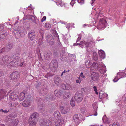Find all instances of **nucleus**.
Masks as SVG:
<instances>
[{
	"mask_svg": "<svg viewBox=\"0 0 126 126\" xmlns=\"http://www.w3.org/2000/svg\"><path fill=\"white\" fill-rule=\"evenodd\" d=\"M79 37L78 38L76 41V43H74L73 44L74 46H80L82 48L84 47V45L86 47V50L88 52H89L90 51L89 50H88V48H90L93 46H94L95 44L94 41L93 39L91 38L90 39L86 41H83L79 43H77L80 40L81 38V35L80 34H79Z\"/></svg>",
	"mask_w": 126,
	"mask_h": 126,
	"instance_id": "1",
	"label": "nucleus"
},
{
	"mask_svg": "<svg viewBox=\"0 0 126 126\" xmlns=\"http://www.w3.org/2000/svg\"><path fill=\"white\" fill-rule=\"evenodd\" d=\"M91 71H98L101 73L104 74L106 72V68L105 65L102 63H98L96 62H94L91 67Z\"/></svg>",
	"mask_w": 126,
	"mask_h": 126,
	"instance_id": "2",
	"label": "nucleus"
},
{
	"mask_svg": "<svg viewBox=\"0 0 126 126\" xmlns=\"http://www.w3.org/2000/svg\"><path fill=\"white\" fill-rule=\"evenodd\" d=\"M16 58V61H13L9 63V60L10 58L8 56H5L2 59V60H0V64H4L5 66H8L9 65L11 66H15L17 64H18V62L20 61L19 58L18 57H17Z\"/></svg>",
	"mask_w": 126,
	"mask_h": 126,
	"instance_id": "3",
	"label": "nucleus"
},
{
	"mask_svg": "<svg viewBox=\"0 0 126 126\" xmlns=\"http://www.w3.org/2000/svg\"><path fill=\"white\" fill-rule=\"evenodd\" d=\"M37 113L34 112L32 113L29 118V123L30 126H36L37 123L36 118L37 115Z\"/></svg>",
	"mask_w": 126,
	"mask_h": 126,
	"instance_id": "4",
	"label": "nucleus"
},
{
	"mask_svg": "<svg viewBox=\"0 0 126 126\" xmlns=\"http://www.w3.org/2000/svg\"><path fill=\"white\" fill-rule=\"evenodd\" d=\"M107 25L106 21L103 18H100L98 24L97 25V28L99 30H102L104 29Z\"/></svg>",
	"mask_w": 126,
	"mask_h": 126,
	"instance_id": "5",
	"label": "nucleus"
},
{
	"mask_svg": "<svg viewBox=\"0 0 126 126\" xmlns=\"http://www.w3.org/2000/svg\"><path fill=\"white\" fill-rule=\"evenodd\" d=\"M126 76V73L125 70L120 71L117 74V76L113 80L114 82H117L121 78H123Z\"/></svg>",
	"mask_w": 126,
	"mask_h": 126,
	"instance_id": "6",
	"label": "nucleus"
},
{
	"mask_svg": "<svg viewBox=\"0 0 126 126\" xmlns=\"http://www.w3.org/2000/svg\"><path fill=\"white\" fill-rule=\"evenodd\" d=\"M83 98V95L81 93L77 92L75 95V99L77 102H80L82 101Z\"/></svg>",
	"mask_w": 126,
	"mask_h": 126,
	"instance_id": "7",
	"label": "nucleus"
},
{
	"mask_svg": "<svg viewBox=\"0 0 126 126\" xmlns=\"http://www.w3.org/2000/svg\"><path fill=\"white\" fill-rule=\"evenodd\" d=\"M91 78L93 82L96 83L99 78V74L97 73L93 72L91 75Z\"/></svg>",
	"mask_w": 126,
	"mask_h": 126,
	"instance_id": "8",
	"label": "nucleus"
},
{
	"mask_svg": "<svg viewBox=\"0 0 126 126\" xmlns=\"http://www.w3.org/2000/svg\"><path fill=\"white\" fill-rule=\"evenodd\" d=\"M31 103L30 96L29 95L26 97V99L23 101L22 105L25 107H28L29 106Z\"/></svg>",
	"mask_w": 126,
	"mask_h": 126,
	"instance_id": "9",
	"label": "nucleus"
},
{
	"mask_svg": "<svg viewBox=\"0 0 126 126\" xmlns=\"http://www.w3.org/2000/svg\"><path fill=\"white\" fill-rule=\"evenodd\" d=\"M17 92H13L9 94V98L10 100L14 101L17 99Z\"/></svg>",
	"mask_w": 126,
	"mask_h": 126,
	"instance_id": "10",
	"label": "nucleus"
},
{
	"mask_svg": "<svg viewBox=\"0 0 126 126\" xmlns=\"http://www.w3.org/2000/svg\"><path fill=\"white\" fill-rule=\"evenodd\" d=\"M19 75L18 73L15 72L13 73L10 76V78L12 80H15L19 78Z\"/></svg>",
	"mask_w": 126,
	"mask_h": 126,
	"instance_id": "11",
	"label": "nucleus"
},
{
	"mask_svg": "<svg viewBox=\"0 0 126 126\" xmlns=\"http://www.w3.org/2000/svg\"><path fill=\"white\" fill-rule=\"evenodd\" d=\"M60 109L61 110V113L62 114H66L67 113L69 110L68 108H65L64 107L63 104H61L59 105Z\"/></svg>",
	"mask_w": 126,
	"mask_h": 126,
	"instance_id": "12",
	"label": "nucleus"
},
{
	"mask_svg": "<svg viewBox=\"0 0 126 126\" xmlns=\"http://www.w3.org/2000/svg\"><path fill=\"white\" fill-rule=\"evenodd\" d=\"M13 47V45L10 43L8 44L6 48H3L0 50V53L4 51L7 52L10 49H11Z\"/></svg>",
	"mask_w": 126,
	"mask_h": 126,
	"instance_id": "13",
	"label": "nucleus"
},
{
	"mask_svg": "<svg viewBox=\"0 0 126 126\" xmlns=\"http://www.w3.org/2000/svg\"><path fill=\"white\" fill-rule=\"evenodd\" d=\"M28 35L29 39L32 41L35 37V32L34 31H31L28 33Z\"/></svg>",
	"mask_w": 126,
	"mask_h": 126,
	"instance_id": "14",
	"label": "nucleus"
},
{
	"mask_svg": "<svg viewBox=\"0 0 126 126\" xmlns=\"http://www.w3.org/2000/svg\"><path fill=\"white\" fill-rule=\"evenodd\" d=\"M79 114H76L73 116V122L76 124V125L79 124L80 122V120L79 119Z\"/></svg>",
	"mask_w": 126,
	"mask_h": 126,
	"instance_id": "15",
	"label": "nucleus"
},
{
	"mask_svg": "<svg viewBox=\"0 0 126 126\" xmlns=\"http://www.w3.org/2000/svg\"><path fill=\"white\" fill-rule=\"evenodd\" d=\"M64 120L63 119H59L55 123L54 126H61Z\"/></svg>",
	"mask_w": 126,
	"mask_h": 126,
	"instance_id": "16",
	"label": "nucleus"
},
{
	"mask_svg": "<svg viewBox=\"0 0 126 126\" xmlns=\"http://www.w3.org/2000/svg\"><path fill=\"white\" fill-rule=\"evenodd\" d=\"M62 87L63 89H66L68 90H70L72 89V86L68 84H66L65 85L64 84H63L62 85Z\"/></svg>",
	"mask_w": 126,
	"mask_h": 126,
	"instance_id": "17",
	"label": "nucleus"
},
{
	"mask_svg": "<svg viewBox=\"0 0 126 126\" xmlns=\"http://www.w3.org/2000/svg\"><path fill=\"white\" fill-rule=\"evenodd\" d=\"M54 82L57 86H59L61 82V78L58 76H56L54 78Z\"/></svg>",
	"mask_w": 126,
	"mask_h": 126,
	"instance_id": "18",
	"label": "nucleus"
},
{
	"mask_svg": "<svg viewBox=\"0 0 126 126\" xmlns=\"http://www.w3.org/2000/svg\"><path fill=\"white\" fill-rule=\"evenodd\" d=\"M98 53L99 57L103 59L105 58V54L104 51L101 49L99 50Z\"/></svg>",
	"mask_w": 126,
	"mask_h": 126,
	"instance_id": "19",
	"label": "nucleus"
},
{
	"mask_svg": "<svg viewBox=\"0 0 126 126\" xmlns=\"http://www.w3.org/2000/svg\"><path fill=\"white\" fill-rule=\"evenodd\" d=\"M31 21L33 23L37 25L39 23V20L35 16H31Z\"/></svg>",
	"mask_w": 126,
	"mask_h": 126,
	"instance_id": "20",
	"label": "nucleus"
},
{
	"mask_svg": "<svg viewBox=\"0 0 126 126\" xmlns=\"http://www.w3.org/2000/svg\"><path fill=\"white\" fill-rule=\"evenodd\" d=\"M92 105L94 109V112L95 113L93 115L95 116H96L97 115L96 112L98 108L97 103L96 102H94L93 104Z\"/></svg>",
	"mask_w": 126,
	"mask_h": 126,
	"instance_id": "21",
	"label": "nucleus"
},
{
	"mask_svg": "<svg viewBox=\"0 0 126 126\" xmlns=\"http://www.w3.org/2000/svg\"><path fill=\"white\" fill-rule=\"evenodd\" d=\"M52 124V122H51L50 120L48 121L47 122V121L45 120L42 122L41 124L40 125L41 126H49Z\"/></svg>",
	"mask_w": 126,
	"mask_h": 126,
	"instance_id": "22",
	"label": "nucleus"
},
{
	"mask_svg": "<svg viewBox=\"0 0 126 126\" xmlns=\"http://www.w3.org/2000/svg\"><path fill=\"white\" fill-rule=\"evenodd\" d=\"M102 120L103 122L105 124H109L111 122L110 119L107 118L105 115H104L103 116Z\"/></svg>",
	"mask_w": 126,
	"mask_h": 126,
	"instance_id": "23",
	"label": "nucleus"
},
{
	"mask_svg": "<svg viewBox=\"0 0 126 126\" xmlns=\"http://www.w3.org/2000/svg\"><path fill=\"white\" fill-rule=\"evenodd\" d=\"M108 96V95L103 91H100L99 93V97L100 99H102Z\"/></svg>",
	"mask_w": 126,
	"mask_h": 126,
	"instance_id": "24",
	"label": "nucleus"
},
{
	"mask_svg": "<svg viewBox=\"0 0 126 126\" xmlns=\"http://www.w3.org/2000/svg\"><path fill=\"white\" fill-rule=\"evenodd\" d=\"M103 16V15L101 12H100L99 13H97L94 15V19L95 20L99 19L100 17Z\"/></svg>",
	"mask_w": 126,
	"mask_h": 126,
	"instance_id": "25",
	"label": "nucleus"
},
{
	"mask_svg": "<svg viewBox=\"0 0 126 126\" xmlns=\"http://www.w3.org/2000/svg\"><path fill=\"white\" fill-rule=\"evenodd\" d=\"M18 120L16 119L13 120L9 125L10 126H16L18 123Z\"/></svg>",
	"mask_w": 126,
	"mask_h": 126,
	"instance_id": "26",
	"label": "nucleus"
},
{
	"mask_svg": "<svg viewBox=\"0 0 126 126\" xmlns=\"http://www.w3.org/2000/svg\"><path fill=\"white\" fill-rule=\"evenodd\" d=\"M7 33L5 32H2L0 33V39H4L6 38L7 36Z\"/></svg>",
	"mask_w": 126,
	"mask_h": 126,
	"instance_id": "27",
	"label": "nucleus"
},
{
	"mask_svg": "<svg viewBox=\"0 0 126 126\" xmlns=\"http://www.w3.org/2000/svg\"><path fill=\"white\" fill-rule=\"evenodd\" d=\"M25 93L24 91L21 93L19 95L18 98L20 100H22L25 97Z\"/></svg>",
	"mask_w": 126,
	"mask_h": 126,
	"instance_id": "28",
	"label": "nucleus"
},
{
	"mask_svg": "<svg viewBox=\"0 0 126 126\" xmlns=\"http://www.w3.org/2000/svg\"><path fill=\"white\" fill-rule=\"evenodd\" d=\"M71 94L69 92H66L63 95V97L65 100L67 99L70 97Z\"/></svg>",
	"mask_w": 126,
	"mask_h": 126,
	"instance_id": "29",
	"label": "nucleus"
},
{
	"mask_svg": "<svg viewBox=\"0 0 126 126\" xmlns=\"http://www.w3.org/2000/svg\"><path fill=\"white\" fill-rule=\"evenodd\" d=\"M54 94L57 97H60L61 94L60 90L59 89L56 90L54 91Z\"/></svg>",
	"mask_w": 126,
	"mask_h": 126,
	"instance_id": "30",
	"label": "nucleus"
},
{
	"mask_svg": "<svg viewBox=\"0 0 126 126\" xmlns=\"http://www.w3.org/2000/svg\"><path fill=\"white\" fill-rule=\"evenodd\" d=\"M6 93V91L3 89L0 90V97H2L4 96Z\"/></svg>",
	"mask_w": 126,
	"mask_h": 126,
	"instance_id": "31",
	"label": "nucleus"
},
{
	"mask_svg": "<svg viewBox=\"0 0 126 126\" xmlns=\"http://www.w3.org/2000/svg\"><path fill=\"white\" fill-rule=\"evenodd\" d=\"M91 64V62L89 60H88L87 61L85 62L86 66L88 68H89L90 67Z\"/></svg>",
	"mask_w": 126,
	"mask_h": 126,
	"instance_id": "32",
	"label": "nucleus"
},
{
	"mask_svg": "<svg viewBox=\"0 0 126 126\" xmlns=\"http://www.w3.org/2000/svg\"><path fill=\"white\" fill-rule=\"evenodd\" d=\"M51 54L50 53H47L44 55V58L46 60H49L50 58Z\"/></svg>",
	"mask_w": 126,
	"mask_h": 126,
	"instance_id": "33",
	"label": "nucleus"
},
{
	"mask_svg": "<svg viewBox=\"0 0 126 126\" xmlns=\"http://www.w3.org/2000/svg\"><path fill=\"white\" fill-rule=\"evenodd\" d=\"M14 33L16 38H18V37L20 36V32L18 30L14 31Z\"/></svg>",
	"mask_w": 126,
	"mask_h": 126,
	"instance_id": "34",
	"label": "nucleus"
},
{
	"mask_svg": "<svg viewBox=\"0 0 126 126\" xmlns=\"http://www.w3.org/2000/svg\"><path fill=\"white\" fill-rule=\"evenodd\" d=\"M60 113L58 111H55L54 113V117L56 118H58L60 115Z\"/></svg>",
	"mask_w": 126,
	"mask_h": 126,
	"instance_id": "35",
	"label": "nucleus"
},
{
	"mask_svg": "<svg viewBox=\"0 0 126 126\" xmlns=\"http://www.w3.org/2000/svg\"><path fill=\"white\" fill-rule=\"evenodd\" d=\"M85 76L82 72H81L79 74V76L78 77V79L79 80H82L83 79L85 78Z\"/></svg>",
	"mask_w": 126,
	"mask_h": 126,
	"instance_id": "36",
	"label": "nucleus"
},
{
	"mask_svg": "<svg viewBox=\"0 0 126 126\" xmlns=\"http://www.w3.org/2000/svg\"><path fill=\"white\" fill-rule=\"evenodd\" d=\"M93 58L94 60L96 61L97 60V55L96 52H93Z\"/></svg>",
	"mask_w": 126,
	"mask_h": 126,
	"instance_id": "37",
	"label": "nucleus"
},
{
	"mask_svg": "<svg viewBox=\"0 0 126 126\" xmlns=\"http://www.w3.org/2000/svg\"><path fill=\"white\" fill-rule=\"evenodd\" d=\"M62 0H56V3L58 6H62L63 5L62 2Z\"/></svg>",
	"mask_w": 126,
	"mask_h": 126,
	"instance_id": "38",
	"label": "nucleus"
},
{
	"mask_svg": "<svg viewBox=\"0 0 126 126\" xmlns=\"http://www.w3.org/2000/svg\"><path fill=\"white\" fill-rule=\"evenodd\" d=\"M71 106L72 107H74L75 105V102L73 98H71L70 102Z\"/></svg>",
	"mask_w": 126,
	"mask_h": 126,
	"instance_id": "39",
	"label": "nucleus"
},
{
	"mask_svg": "<svg viewBox=\"0 0 126 126\" xmlns=\"http://www.w3.org/2000/svg\"><path fill=\"white\" fill-rule=\"evenodd\" d=\"M45 28L46 29H49L50 28L51 26L48 23H46L45 25Z\"/></svg>",
	"mask_w": 126,
	"mask_h": 126,
	"instance_id": "40",
	"label": "nucleus"
},
{
	"mask_svg": "<svg viewBox=\"0 0 126 126\" xmlns=\"http://www.w3.org/2000/svg\"><path fill=\"white\" fill-rule=\"evenodd\" d=\"M116 105H118L119 106H121V101L119 99L117 100L116 102Z\"/></svg>",
	"mask_w": 126,
	"mask_h": 126,
	"instance_id": "41",
	"label": "nucleus"
},
{
	"mask_svg": "<svg viewBox=\"0 0 126 126\" xmlns=\"http://www.w3.org/2000/svg\"><path fill=\"white\" fill-rule=\"evenodd\" d=\"M43 92H42V93L41 94L43 95L46 94L47 92V90L45 89L43 90Z\"/></svg>",
	"mask_w": 126,
	"mask_h": 126,
	"instance_id": "42",
	"label": "nucleus"
},
{
	"mask_svg": "<svg viewBox=\"0 0 126 126\" xmlns=\"http://www.w3.org/2000/svg\"><path fill=\"white\" fill-rule=\"evenodd\" d=\"M81 111L82 113H84L86 111V108L85 107L82 108L81 109Z\"/></svg>",
	"mask_w": 126,
	"mask_h": 126,
	"instance_id": "43",
	"label": "nucleus"
},
{
	"mask_svg": "<svg viewBox=\"0 0 126 126\" xmlns=\"http://www.w3.org/2000/svg\"><path fill=\"white\" fill-rule=\"evenodd\" d=\"M103 78H102V81L100 82L99 84V86L100 87H102V86H103L104 84V80L103 79Z\"/></svg>",
	"mask_w": 126,
	"mask_h": 126,
	"instance_id": "44",
	"label": "nucleus"
},
{
	"mask_svg": "<svg viewBox=\"0 0 126 126\" xmlns=\"http://www.w3.org/2000/svg\"><path fill=\"white\" fill-rule=\"evenodd\" d=\"M84 0H77L78 3L81 5L84 3Z\"/></svg>",
	"mask_w": 126,
	"mask_h": 126,
	"instance_id": "45",
	"label": "nucleus"
},
{
	"mask_svg": "<svg viewBox=\"0 0 126 126\" xmlns=\"http://www.w3.org/2000/svg\"><path fill=\"white\" fill-rule=\"evenodd\" d=\"M94 90L95 91V93L96 94H98V92H97V89L96 87L94 86L93 87Z\"/></svg>",
	"mask_w": 126,
	"mask_h": 126,
	"instance_id": "46",
	"label": "nucleus"
},
{
	"mask_svg": "<svg viewBox=\"0 0 126 126\" xmlns=\"http://www.w3.org/2000/svg\"><path fill=\"white\" fill-rule=\"evenodd\" d=\"M76 1V0H72L70 3V4L72 6H73L74 4L75 3V1Z\"/></svg>",
	"mask_w": 126,
	"mask_h": 126,
	"instance_id": "47",
	"label": "nucleus"
},
{
	"mask_svg": "<svg viewBox=\"0 0 126 126\" xmlns=\"http://www.w3.org/2000/svg\"><path fill=\"white\" fill-rule=\"evenodd\" d=\"M52 75H51L50 73H47V74L45 76V77L46 78H47L48 76H52Z\"/></svg>",
	"mask_w": 126,
	"mask_h": 126,
	"instance_id": "48",
	"label": "nucleus"
},
{
	"mask_svg": "<svg viewBox=\"0 0 126 126\" xmlns=\"http://www.w3.org/2000/svg\"><path fill=\"white\" fill-rule=\"evenodd\" d=\"M46 16H44L42 19H41V21L42 22H43V21L45 20L46 19Z\"/></svg>",
	"mask_w": 126,
	"mask_h": 126,
	"instance_id": "49",
	"label": "nucleus"
},
{
	"mask_svg": "<svg viewBox=\"0 0 126 126\" xmlns=\"http://www.w3.org/2000/svg\"><path fill=\"white\" fill-rule=\"evenodd\" d=\"M4 28V27L2 25H0V31H2Z\"/></svg>",
	"mask_w": 126,
	"mask_h": 126,
	"instance_id": "50",
	"label": "nucleus"
},
{
	"mask_svg": "<svg viewBox=\"0 0 126 126\" xmlns=\"http://www.w3.org/2000/svg\"><path fill=\"white\" fill-rule=\"evenodd\" d=\"M81 81L82 80H79H79L77 79L76 80V82L77 83H79V84H80Z\"/></svg>",
	"mask_w": 126,
	"mask_h": 126,
	"instance_id": "51",
	"label": "nucleus"
},
{
	"mask_svg": "<svg viewBox=\"0 0 126 126\" xmlns=\"http://www.w3.org/2000/svg\"><path fill=\"white\" fill-rule=\"evenodd\" d=\"M18 105L17 103V102H16L14 103L13 104V107L14 108L15 107L17 106Z\"/></svg>",
	"mask_w": 126,
	"mask_h": 126,
	"instance_id": "52",
	"label": "nucleus"
},
{
	"mask_svg": "<svg viewBox=\"0 0 126 126\" xmlns=\"http://www.w3.org/2000/svg\"><path fill=\"white\" fill-rule=\"evenodd\" d=\"M13 103L12 102H10L9 103V106L10 107H12L13 108Z\"/></svg>",
	"mask_w": 126,
	"mask_h": 126,
	"instance_id": "53",
	"label": "nucleus"
},
{
	"mask_svg": "<svg viewBox=\"0 0 126 126\" xmlns=\"http://www.w3.org/2000/svg\"><path fill=\"white\" fill-rule=\"evenodd\" d=\"M90 25V24H84L83 25V27L84 28L86 26L89 27Z\"/></svg>",
	"mask_w": 126,
	"mask_h": 126,
	"instance_id": "54",
	"label": "nucleus"
},
{
	"mask_svg": "<svg viewBox=\"0 0 126 126\" xmlns=\"http://www.w3.org/2000/svg\"><path fill=\"white\" fill-rule=\"evenodd\" d=\"M71 24H67L66 28H67L68 29H69L70 27L71 26Z\"/></svg>",
	"mask_w": 126,
	"mask_h": 126,
	"instance_id": "55",
	"label": "nucleus"
},
{
	"mask_svg": "<svg viewBox=\"0 0 126 126\" xmlns=\"http://www.w3.org/2000/svg\"><path fill=\"white\" fill-rule=\"evenodd\" d=\"M54 31L55 33V36H56V37H57V38H58V39H59V38L58 36V34L57 33V32L55 30V31Z\"/></svg>",
	"mask_w": 126,
	"mask_h": 126,
	"instance_id": "56",
	"label": "nucleus"
},
{
	"mask_svg": "<svg viewBox=\"0 0 126 126\" xmlns=\"http://www.w3.org/2000/svg\"><path fill=\"white\" fill-rule=\"evenodd\" d=\"M57 63H55V65H54V68L56 70L57 68Z\"/></svg>",
	"mask_w": 126,
	"mask_h": 126,
	"instance_id": "57",
	"label": "nucleus"
},
{
	"mask_svg": "<svg viewBox=\"0 0 126 126\" xmlns=\"http://www.w3.org/2000/svg\"><path fill=\"white\" fill-rule=\"evenodd\" d=\"M95 0H91L92 2H91V4L92 6L93 5V4L95 1Z\"/></svg>",
	"mask_w": 126,
	"mask_h": 126,
	"instance_id": "58",
	"label": "nucleus"
},
{
	"mask_svg": "<svg viewBox=\"0 0 126 126\" xmlns=\"http://www.w3.org/2000/svg\"><path fill=\"white\" fill-rule=\"evenodd\" d=\"M116 112L118 113L119 115H120L121 112V111L120 110H119L117 111H116Z\"/></svg>",
	"mask_w": 126,
	"mask_h": 126,
	"instance_id": "59",
	"label": "nucleus"
},
{
	"mask_svg": "<svg viewBox=\"0 0 126 126\" xmlns=\"http://www.w3.org/2000/svg\"><path fill=\"white\" fill-rule=\"evenodd\" d=\"M66 72V71L65 70H64V71H63L62 73V74H61V76H63V74L64 73H65Z\"/></svg>",
	"mask_w": 126,
	"mask_h": 126,
	"instance_id": "60",
	"label": "nucleus"
},
{
	"mask_svg": "<svg viewBox=\"0 0 126 126\" xmlns=\"http://www.w3.org/2000/svg\"><path fill=\"white\" fill-rule=\"evenodd\" d=\"M0 111H2L3 112H5L6 111H5L4 110L2 109H1L0 110Z\"/></svg>",
	"mask_w": 126,
	"mask_h": 126,
	"instance_id": "61",
	"label": "nucleus"
},
{
	"mask_svg": "<svg viewBox=\"0 0 126 126\" xmlns=\"http://www.w3.org/2000/svg\"><path fill=\"white\" fill-rule=\"evenodd\" d=\"M104 77V78H106V75H104V76H103V77ZM104 79L103 80H104Z\"/></svg>",
	"mask_w": 126,
	"mask_h": 126,
	"instance_id": "62",
	"label": "nucleus"
},
{
	"mask_svg": "<svg viewBox=\"0 0 126 126\" xmlns=\"http://www.w3.org/2000/svg\"><path fill=\"white\" fill-rule=\"evenodd\" d=\"M2 73V70L0 69V74H1H1Z\"/></svg>",
	"mask_w": 126,
	"mask_h": 126,
	"instance_id": "63",
	"label": "nucleus"
},
{
	"mask_svg": "<svg viewBox=\"0 0 126 126\" xmlns=\"http://www.w3.org/2000/svg\"><path fill=\"white\" fill-rule=\"evenodd\" d=\"M40 13H41V15H43V14H44V13L43 12H40Z\"/></svg>",
	"mask_w": 126,
	"mask_h": 126,
	"instance_id": "64",
	"label": "nucleus"
}]
</instances>
